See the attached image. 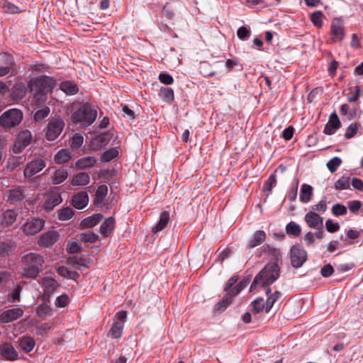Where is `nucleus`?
Segmentation results:
<instances>
[{
  "mask_svg": "<svg viewBox=\"0 0 363 363\" xmlns=\"http://www.w3.org/2000/svg\"><path fill=\"white\" fill-rule=\"evenodd\" d=\"M44 264L43 255L35 252L28 253L21 259L19 274L25 278L35 279L43 272Z\"/></svg>",
  "mask_w": 363,
  "mask_h": 363,
  "instance_id": "f257e3e1",
  "label": "nucleus"
},
{
  "mask_svg": "<svg viewBox=\"0 0 363 363\" xmlns=\"http://www.w3.org/2000/svg\"><path fill=\"white\" fill-rule=\"evenodd\" d=\"M279 277V268L277 264H267L255 277L250 290L257 287H264L274 283Z\"/></svg>",
  "mask_w": 363,
  "mask_h": 363,
  "instance_id": "f03ea898",
  "label": "nucleus"
},
{
  "mask_svg": "<svg viewBox=\"0 0 363 363\" xmlns=\"http://www.w3.org/2000/svg\"><path fill=\"white\" fill-rule=\"evenodd\" d=\"M97 111L94 105L86 102L77 111L72 113L71 119L73 123H82L85 127L91 125L96 120Z\"/></svg>",
  "mask_w": 363,
  "mask_h": 363,
  "instance_id": "7ed1b4c3",
  "label": "nucleus"
},
{
  "mask_svg": "<svg viewBox=\"0 0 363 363\" xmlns=\"http://www.w3.org/2000/svg\"><path fill=\"white\" fill-rule=\"evenodd\" d=\"M65 122L60 116H54L48 118L44 129L45 138L49 141L56 140L62 133Z\"/></svg>",
  "mask_w": 363,
  "mask_h": 363,
  "instance_id": "20e7f679",
  "label": "nucleus"
},
{
  "mask_svg": "<svg viewBox=\"0 0 363 363\" xmlns=\"http://www.w3.org/2000/svg\"><path fill=\"white\" fill-rule=\"evenodd\" d=\"M22 119V111L18 108H11L0 116V125L4 128H11L18 125Z\"/></svg>",
  "mask_w": 363,
  "mask_h": 363,
  "instance_id": "39448f33",
  "label": "nucleus"
},
{
  "mask_svg": "<svg viewBox=\"0 0 363 363\" xmlns=\"http://www.w3.org/2000/svg\"><path fill=\"white\" fill-rule=\"evenodd\" d=\"M127 318V313L125 311L117 312L113 318V324L108 332V336L113 339L121 337L125 323Z\"/></svg>",
  "mask_w": 363,
  "mask_h": 363,
  "instance_id": "423d86ee",
  "label": "nucleus"
},
{
  "mask_svg": "<svg viewBox=\"0 0 363 363\" xmlns=\"http://www.w3.org/2000/svg\"><path fill=\"white\" fill-rule=\"evenodd\" d=\"M56 84V81L50 77L40 76L30 79L28 86L30 91H48Z\"/></svg>",
  "mask_w": 363,
  "mask_h": 363,
  "instance_id": "0eeeda50",
  "label": "nucleus"
},
{
  "mask_svg": "<svg viewBox=\"0 0 363 363\" xmlns=\"http://www.w3.org/2000/svg\"><path fill=\"white\" fill-rule=\"evenodd\" d=\"M42 196V206L48 212L53 210L62 201L60 194L55 190L48 191Z\"/></svg>",
  "mask_w": 363,
  "mask_h": 363,
  "instance_id": "6e6552de",
  "label": "nucleus"
},
{
  "mask_svg": "<svg viewBox=\"0 0 363 363\" xmlns=\"http://www.w3.org/2000/svg\"><path fill=\"white\" fill-rule=\"evenodd\" d=\"M45 220L39 218L28 219L22 225V232L25 235H33L39 233L45 226Z\"/></svg>",
  "mask_w": 363,
  "mask_h": 363,
  "instance_id": "1a4fd4ad",
  "label": "nucleus"
},
{
  "mask_svg": "<svg viewBox=\"0 0 363 363\" xmlns=\"http://www.w3.org/2000/svg\"><path fill=\"white\" fill-rule=\"evenodd\" d=\"M46 166L45 161L41 158H35L28 162L23 171V175L26 178H30L35 175Z\"/></svg>",
  "mask_w": 363,
  "mask_h": 363,
  "instance_id": "9d476101",
  "label": "nucleus"
},
{
  "mask_svg": "<svg viewBox=\"0 0 363 363\" xmlns=\"http://www.w3.org/2000/svg\"><path fill=\"white\" fill-rule=\"evenodd\" d=\"M32 140V134L30 130H25L19 133L13 145V152L21 153Z\"/></svg>",
  "mask_w": 363,
  "mask_h": 363,
  "instance_id": "9b49d317",
  "label": "nucleus"
},
{
  "mask_svg": "<svg viewBox=\"0 0 363 363\" xmlns=\"http://www.w3.org/2000/svg\"><path fill=\"white\" fill-rule=\"evenodd\" d=\"M331 38L334 42L342 41L345 35L344 23L340 18L333 20L330 26Z\"/></svg>",
  "mask_w": 363,
  "mask_h": 363,
  "instance_id": "f8f14e48",
  "label": "nucleus"
},
{
  "mask_svg": "<svg viewBox=\"0 0 363 363\" xmlns=\"http://www.w3.org/2000/svg\"><path fill=\"white\" fill-rule=\"evenodd\" d=\"M306 250L300 246H293L291 248V262L295 268L301 267L306 260Z\"/></svg>",
  "mask_w": 363,
  "mask_h": 363,
  "instance_id": "ddd939ff",
  "label": "nucleus"
},
{
  "mask_svg": "<svg viewBox=\"0 0 363 363\" xmlns=\"http://www.w3.org/2000/svg\"><path fill=\"white\" fill-rule=\"evenodd\" d=\"M59 234L55 230L43 233L38 240V244L43 248L51 247L58 240Z\"/></svg>",
  "mask_w": 363,
  "mask_h": 363,
  "instance_id": "4468645a",
  "label": "nucleus"
},
{
  "mask_svg": "<svg viewBox=\"0 0 363 363\" xmlns=\"http://www.w3.org/2000/svg\"><path fill=\"white\" fill-rule=\"evenodd\" d=\"M40 284L43 289V295L47 298H50L60 286L59 283L50 277H43Z\"/></svg>",
  "mask_w": 363,
  "mask_h": 363,
  "instance_id": "2eb2a0df",
  "label": "nucleus"
},
{
  "mask_svg": "<svg viewBox=\"0 0 363 363\" xmlns=\"http://www.w3.org/2000/svg\"><path fill=\"white\" fill-rule=\"evenodd\" d=\"M18 213L15 210L7 209L0 211V225L3 227H9L16 220Z\"/></svg>",
  "mask_w": 363,
  "mask_h": 363,
  "instance_id": "dca6fc26",
  "label": "nucleus"
},
{
  "mask_svg": "<svg viewBox=\"0 0 363 363\" xmlns=\"http://www.w3.org/2000/svg\"><path fill=\"white\" fill-rule=\"evenodd\" d=\"M304 220L309 228L316 230L321 228L323 224V218L311 211L305 215Z\"/></svg>",
  "mask_w": 363,
  "mask_h": 363,
  "instance_id": "f3484780",
  "label": "nucleus"
},
{
  "mask_svg": "<svg viewBox=\"0 0 363 363\" xmlns=\"http://www.w3.org/2000/svg\"><path fill=\"white\" fill-rule=\"evenodd\" d=\"M23 314V311L21 308H14L6 310L1 313L0 320L2 323H9L21 318Z\"/></svg>",
  "mask_w": 363,
  "mask_h": 363,
  "instance_id": "a211bd4d",
  "label": "nucleus"
},
{
  "mask_svg": "<svg viewBox=\"0 0 363 363\" xmlns=\"http://www.w3.org/2000/svg\"><path fill=\"white\" fill-rule=\"evenodd\" d=\"M241 289L239 288L238 284H237L234 288L230 289L226 296L218 302L216 306V309L217 310H224L228 306H229L233 300V298L238 295Z\"/></svg>",
  "mask_w": 363,
  "mask_h": 363,
  "instance_id": "6ab92c4d",
  "label": "nucleus"
},
{
  "mask_svg": "<svg viewBox=\"0 0 363 363\" xmlns=\"http://www.w3.org/2000/svg\"><path fill=\"white\" fill-rule=\"evenodd\" d=\"M0 355L10 361L18 359V354L11 343L6 342L0 345Z\"/></svg>",
  "mask_w": 363,
  "mask_h": 363,
  "instance_id": "aec40b11",
  "label": "nucleus"
},
{
  "mask_svg": "<svg viewBox=\"0 0 363 363\" xmlns=\"http://www.w3.org/2000/svg\"><path fill=\"white\" fill-rule=\"evenodd\" d=\"M5 197L6 201L12 204H16L21 201L24 198L23 187L18 186L6 191Z\"/></svg>",
  "mask_w": 363,
  "mask_h": 363,
  "instance_id": "412c9836",
  "label": "nucleus"
},
{
  "mask_svg": "<svg viewBox=\"0 0 363 363\" xmlns=\"http://www.w3.org/2000/svg\"><path fill=\"white\" fill-rule=\"evenodd\" d=\"M340 121L335 112L330 114L329 120L326 123L323 133L326 135L334 134L340 128Z\"/></svg>",
  "mask_w": 363,
  "mask_h": 363,
  "instance_id": "4be33fe9",
  "label": "nucleus"
},
{
  "mask_svg": "<svg viewBox=\"0 0 363 363\" xmlns=\"http://www.w3.org/2000/svg\"><path fill=\"white\" fill-rule=\"evenodd\" d=\"M108 194V187L102 184L98 186L94 198V204L98 207H101L107 203L106 196Z\"/></svg>",
  "mask_w": 363,
  "mask_h": 363,
  "instance_id": "5701e85b",
  "label": "nucleus"
},
{
  "mask_svg": "<svg viewBox=\"0 0 363 363\" xmlns=\"http://www.w3.org/2000/svg\"><path fill=\"white\" fill-rule=\"evenodd\" d=\"M110 135L107 133L100 134L96 136L90 143V146L94 150H99L106 146L110 141Z\"/></svg>",
  "mask_w": 363,
  "mask_h": 363,
  "instance_id": "b1692460",
  "label": "nucleus"
},
{
  "mask_svg": "<svg viewBox=\"0 0 363 363\" xmlns=\"http://www.w3.org/2000/svg\"><path fill=\"white\" fill-rule=\"evenodd\" d=\"M72 205L77 209H82L86 207L89 203V196L86 192L81 191L74 195Z\"/></svg>",
  "mask_w": 363,
  "mask_h": 363,
  "instance_id": "393cba45",
  "label": "nucleus"
},
{
  "mask_svg": "<svg viewBox=\"0 0 363 363\" xmlns=\"http://www.w3.org/2000/svg\"><path fill=\"white\" fill-rule=\"evenodd\" d=\"M27 87L23 82L16 83L11 89V97L13 101L22 99L26 94Z\"/></svg>",
  "mask_w": 363,
  "mask_h": 363,
  "instance_id": "a878e982",
  "label": "nucleus"
},
{
  "mask_svg": "<svg viewBox=\"0 0 363 363\" xmlns=\"http://www.w3.org/2000/svg\"><path fill=\"white\" fill-rule=\"evenodd\" d=\"M103 216L101 213L94 214L85 218L80 223L81 228H90L96 226L101 220Z\"/></svg>",
  "mask_w": 363,
  "mask_h": 363,
  "instance_id": "bb28decb",
  "label": "nucleus"
},
{
  "mask_svg": "<svg viewBox=\"0 0 363 363\" xmlns=\"http://www.w3.org/2000/svg\"><path fill=\"white\" fill-rule=\"evenodd\" d=\"M90 182V176L88 173L81 172L76 174L72 181L71 184L74 186H86Z\"/></svg>",
  "mask_w": 363,
  "mask_h": 363,
  "instance_id": "cd10ccee",
  "label": "nucleus"
},
{
  "mask_svg": "<svg viewBox=\"0 0 363 363\" xmlns=\"http://www.w3.org/2000/svg\"><path fill=\"white\" fill-rule=\"evenodd\" d=\"M170 216L169 212L164 211L160 213L158 223L152 228V232L157 233L162 231L168 224Z\"/></svg>",
  "mask_w": 363,
  "mask_h": 363,
  "instance_id": "c85d7f7f",
  "label": "nucleus"
},
{
  "mask_svg": "<svg viewBox=\"0 0 363 363\" xmlns=\"http://www.w3.org/2000/svg\"><path fill=\"white\" fill-rule=\"evenodd\" d=\"M72 157V155L68 149L60 150L54 156L55 163L62 164L68 162Z\"/></svg>",
  "mask_w": 363,
  "mask_h": 363,
  "instance_id": "c756f323",
  "label": "nucleus"
},
{
  "mask_svg": "<svg viewBox=\"0 0 363 363\" xmlns=\"http://www.w3.org/2000/svg\"><path fill=\"white\" fill-rule=\"evenodd\" d=\"M18 342L20 348L26 353L31 352L35 345V341L30 336L22 337Z\"/></svg>",
  "mask_w": 363,
  "mask_h": 363,
  "instance_id": "7c9ffc66",
  "label": "nucleus"
},
{
  "mask_svg": "<svg viewBox=\"0 0 363 363\" xmlns=\"http://www.w3.org/2000/svg\"><path fill=\"white\" fill-rule=\"evenodd\" d=\"M96 159L93 156H87L77 160L75 167L79 169L91 168L95 165Z\"/></svg>",
  "mask_w": 363,
  "mask_h": 363,
  "instance_id": "2f4dec72",
  "label": "nucleus"
},
{
  "mask_svg": "<svg viewBox=\"0 0 363 363\" xmlns=\"http://www.w3.org/2000/svg\"><path fill=\"white\" fill-rule=\"evenodd\" d=\"M115 227V220L113 217H109L100 226L101 234L106 238L113 231Z\"/></svg>",
  "mask_w": 363,
  "mask_h": 363,
  "instance_id": "473e14b6",
  "label": "nucleus"
},
{
  "mask_svg": "<svg viewBox=\"0 0 363 363\" xmlns=\"http://www.w3.org/2000/svg\"><path fill=\"white\" fill-rule=\"evenodd\" d=\"M68 177V172L66 169L59 167L55 169L51 177L52 182L54 184H60L62 183Z\"/></svg>",
  "mask_w": 363,
  "mask_h": 363,
  "instance_id": "72a5a7b5",
  "label": "nucleus"
},
{
  "mask_svg": "<svg viewBox=\"0 0 363 363\" xmlns=\"http://www.w3.org/2000/svg\"><path fill=\"white\" fill-rule=\"evenodd\" d=\"M313 196V187L311 185L303 184L301 187L300 201L302 203H308Z\"/></svg>",
  "mask_w": 363,
  "mask_h": 363,
  "instance_id": "f704fd0d",
  "label": "nucleus"
},
{
  "mask_svg": "<svg viewBox=\"0 0 363 363\" xmlns=\"http://www.w3.org/2000/svg\"><path fill=\"white\" fill-rule=\"evenodd\" d=\"M60 87L62 91L68 95L76 94L79 91L77 84L70 81L62 82Z\"/></svg>",
  "mask_w": 363,
  "mask_h": 363,
  "instance_id": "c9c22d12",
  "label": "nucleus"
},
{
  "mask_svg": "<svg viewBox=\"0 0 363 363\" xmlns=\"http://www.w3.org/2000/svg\"><path fill=\"white\" fill-rule=\"evenodd\" d=\"M266 238V233L263 230H257L256 231L252 239L249 242V247H255L259 245H261Z\"/></svg>",
  "mask_w": 363,
  "mask_h": 363,
  "instance_id": "e433bc0d",
  "label": "nucleus"
},
{
  "mask_svg": "<svg viewBox=\"0 0 363 363\" xmlns=\"http://www.w3.org/2000/svg\"><path fill=\"white\" fill-rule=\"evenodd\" d=\"M16 248V244L11 240L0 242V256L4 257L9 255Z\"/></svg>",
  "mask_w": 363,
  "mask_h": 363,
  "instance_id": "4c0bfd02",
  "label": "nucleus"
},
{
  "mask_svg": "<svg viewBox=\"0 0 363 363\" xmlns=\"http://www.w3.org/2000/svg\"><path fill=\"white\" fill-rule=\"evenodd\" d=\"M57 271L60 276L66 279L75 280L79 277V273L77 272L71 271L64 266L59 267Z\"/></svg>",
  "mask_w": 363,
  "mask_h": 363,
  "instance_id": "58836bf2",
  "label": "nucleus"
},
{
  "mask_svg": "<svg viewBox=\"0 0 363 363\" xmlns=\"http://www.w3.org/2000/svg\"><path fill=\"white\" fill-rule=\"evenodd\" d=\"M340 112L342 115L346 116L349 120H352L357 115L356 108H350L347 104H342L340 106Z\"/></svg>",
  "mask_w": 363,
  "mask_h": 363,
  "instance_id": "ea45409f",
  "label": "nucleus"
},
{
  "mask_svg": "<svg viewBox=\"0 0 363 363\" xmlns=\"http://www.w3.org/2000/svg\"><path fill=\"white\" fill-rule=\"evenodd\" d=\"M118 155V151L116 148H111L101 155L100 160L102 162H108L116 158Z\"/></svg>",
  "mask_w": 363,
  "mask_h": 363,
  "instance_id": "a19ab883",
  "label": "nucleus"
},
{
  "mask_svg": "<svg viewBox=\"0 0 363 363\" xmlns=\"http://www.w3.org/2000/svg\"><path fill=\"white\" fill-rule=\"evenodd\" d=\"M271 292V289H268L266 291V294L268 296L267 300L266 301L267 306L266 308L267 310H271L273 307L274 303L280 298L281 294L279 291H275L271 295L269 293Z\"/></svg>",
  "mask_w": 363,
  "mask_h": 363,
  "instance_id": "79ce46f5",
  "label": "nucleus"
},
{
  "mask_svg": "<svg viewBox=\"0 0 363 363\" xmlns=\"http://www.w3.org/2000/svg\"><path fill=\"white\" fill-rule=\"evenodd\" d=\"M286 233L289 235L297 237L301 234V228L299 225L291 221L286 226Z\"/></svg>",
  "mask_w": 363,
  "mask_h": 363,
  "instance_id": "37998d69",
  "label": "nucleus"
},
{
  "mask_svg": "<svg viewBox=\"0 0 363 363\" xmlns=\"http://www.w3.org/2000/svg\"><path fill=\"white\" fill-rule=\"evenodd\" d=\"M160 97L164 101L171 102L174 100V91L172 89L162 87L159 92Z\"/></svg>",
  "mask_w": 363,
  "mask_h": 363,
  "instance_id": "c03bdc74",
  "label": "nucleus"
},
{
  "mask_svg": "<svg viewBox=\"0 0 363 363\" xmlns=\"http://www.w3.org/2000/svg\"><path fill=\"white\" fill-rule=\"evenodd\" d=\"M253 309L255 312L259 313L264 311L268 313L270 310H267L266 308L267 303L262 298H257L252 302Z\"/></svg>",
  "mask_w": 363,
  "mask_h": 363,
  "instance_id": "a18cd8bd",
  "label": "nucleus"
},
{
  "mask_svg": "<svg viewBox=\"0 0 363 363\" xmlns=\"http://www.w3.org/2000/svg\"><path fill=\"white\" fill-rule=\"evenodd\" d=\"M350 186V181L349 177H341L334 184V187L337 190L348 189Z\"/></svg>",
  "mask_w": 363,
  "mask_h": 363,
  "instance_id": "49530a36",
  "label": "nucleus"
},
{
  "mask_svg": "<svg viewBox=\"0 0 363 363\" xmlns=\"http://www.w3.org/2000/svg\"><path fill=\"white\" fill-rule=\"evenodd\" d=\"M74 216V211L70 208H62L57 211V217L60 220H67Z\"/></svg>",
  "mask_w": 363,
  "mask_h": 363,
  "instance_id": "de8ad7c7",
  "label": "nucleus"
},
{
  "mask_svg": "<svg viewBox=\"0 0 363 363\" xmlns=\"http://www.w3.org/2000/svg\"><path fill=\"white\" fill-rule=\"evenodd\" d=\"M82 245L76 239L70 240L67 245V251L68 253H77L80 252Z\"/></svg>",
  "mask_w": 363,
  "mask_h": 363,
  "instance_id": "09e8293b",
  "label": "nucleus"
},
{
  "mask_svg": "<svg viewBox=\"0 0 363 363\" xmlns=\"http://www.w3.org/2000/svg\"><path fill=\"white\" fill-rule=\"evenodd\" d=\"M22 286L17 285L16 287L8 294V301L10 303L19 301Z\"/></svg>",
  "mask_w": 363,
  "mask_h": 363,
  "instance_id": "8fccbe9b",
  "label": "nucleus"
},
{
  "mask_svg": "<svg viewBox=\"0 0 363 363\" xmlns=\"http://www.w3.org/2000/svg\"><path fill=\"white\" fill-rule=\"evenodd\" d=\"M341 164L342 160L338 157H334L328 162L327 167L331 173H333L337 171Z\"/></svg>",
  "mask_w": 363,
  "mask_h": 363,
  "instance_id": "3c124183",
  "label": "nucleus"
},
{
  "mask_svg": "<svg viewBox=\"0 0 363 363\" xmlns=\"http://www.w3.org/2000/svg\"><path fill=\"white\" fill-rule=\"evenodd\" d=\"M79 239L84 242L93 243L98 240L99 236L92 232H88L80 234Z\"/></svg>",
  "mask_w": 363,
  "mask_h": 363,
  "instance_id": "603ef678",
  "label": "nucleus"
},
{
  "mask_svg": "<svg viewBox=\"0 0 363 363\" xmlns=\"http://www.w3.org/2000/svg\"><path fill=\"white\" fill-rule=\"evenodd\" d=\"M83 143L84 137L79 133H76L70 140V146L72 149H78L82 145Z\"/></svg>",
  "mask_w": 363,
  "mask_h": 363,
  "instance_id": "864d4df0",
  "label": "nucleus"
},
{
  "mask_svg": "<svg viewBox=\"0 0 363 363\" xmlns=\"http://www.w3.org/2000/svg\"><path fill=\"white\" fill-rule=\"evenodd\" d=\"M3 8L5 12L12 14L19 13L25 10L23 7L20 8L10 2L6 3Z\"/></svg>",
  "mask_w": 363,
  "mask_h": 363,
  "instance_id": "5fc2aeb1",
  "label": "nucleus"
},
{
  "mask_svg": "<svg viewBox=\"0 0 363 363\" xmlns=\"http://www.w3.org/2000/svg\"><path fill=\"white\" fill-rule=\"evenodd\" d=\"M4 57L9 61L6 66L0 67V77L8 74L11 70V66L13 63V58L8 54H4Z\"/></svg>",
  "mask_w": 363,
  "mask_h": 363,
  "instance_id": "6e6d98bb",
  "label": "nucleus"
},
{
  "mask_svg": "<svg viewBox=\"0 0 363 363\" xmlns=\"http://www.w3.org/2000/svg\"><path fill=\"white\" fill-rule=\"evenodd\" d=\"M332 213L335 216H344L347 213V208L342 204L335 203L332 207Z\"/></svg>",
  "mask_w": 363,
  "mask_h": 363,
  "instance_id": "4d7b16f0",
  "label": "nucleus"
},
{
  "mask_svg": "<svg viewBox=\"0 0 363 363\" xmlns=\"http://www.w3.org/2000/svg\"><path fill=\"white\" fill-rule=\"evenodd\" d=\"M50 111V108L48 106H45V107L37 111L35 113L34 119L36 121H40L44 119L45 118H46L49 115Z\"/></svg>",
  "mask_w": 363,
  "mask_h": 363,
  "instance_id": "13d9d810",
  "label": "nucleus"
},
{
  "mask_svg": "<svg viewBox=\"0 0 363 363\" xmlns=\"http://www.w3.org/2000/svg\"><path fill=\"white\" fill-rule=\"evenodd\" d=\"M359 128H361L360 124H351L346 130L345 138L348 139L353 138L357 134V132Z\"/></svg>",
  "mask_w": 363,
  "mask_h": 363,
  "instance_id": "bf43d9fd",
  "label": "nucleus"
},
{
  "mask_svg": "<svg viewBox=\"0 0 363 363\" xmlns=\"http://www.w3.org/2000/svg\"><path fill=\"white\" fill-rule=\"evenodd\" d=\"M52 309L46 305H40L37 308V315L40 318H45L48 315H50Z\"/></svg>",
  "mask_w": 363,
  "mask_h": 363,
  "instance_id": "052dcab7",
  "label": "nucleus"
},
{
  "mask_svg": "<svg viewBox=\"0 0 363 363\" xmlns=\"http://www.w3.org/2000/svg\"><path fill=\"white\" fill-rule=\"evenodd\" d=\"M322 12L321 11H316L311 14V20L312 23L318 28H320L323 24V20H322Z\"/></svg>",
  "mask_w": 363,
  "mask_h": 363,
  "instance_id": "680f3d73",
  "label": "nucleus"
},
{
  "mask_svg": "<svg viewBox=\"0 0 363 363\" xmlns=\"http://www.w3.org/2000/svg\"><path fill=\"white\" fill-rule=\"evenodd\" d=\"M327 210V203L325 199L320 200L317 204L311 206V211L324 213Z\"/></svg>",
  "mask_w": 363,
  "mask_h": 363,
  "instance_id": "e2e57ef3",
  "label": "nucleus"
},
{
  "mask_svg": "<svg viewBox=\"0 0 363 363\" xmlns=\"http://www.w3.org/2000/svg\"><path fill=\"white\" fill-rule=\"evenodd\" d=\"M237 35L240 40H245L249 38L250 35V30L246 27L242 26L238 30Z\"/></svg>",
  "mask_w": 363,
  "mask_h": 363,
  "instance_id": "0e129e2a",
  "label": "nucleus"
},
{
  "mask_svg": "<svg viewBox=\"0 0 363 363\" xmlns=\"http://www.w3.org/2000/svg\"><path fill=\"white\" fill-rule=\"evenodd\" d=\"M34 94V99L38 103H44L47 100L48 91H30Z\"/></svg>",
  "mask_w": 363,
  "mask_h": 363,
  "instance_id": "69168bd1",
  "label": "nucleus"
},
{
  "mask_svg": "<svg viewBox=\"0 0 363 363\" xmlns=\"http://www.w3.org/2000/svg\"><path fill=\"white\" fill-rule=\"evenodd\" d=\"M69 302V297L67 294L59 296L55 301V305L58 307H65Z\"/></svg>",
  "mask_w": 363,
  "mask_h": 363,
  "instance_id": "338daca9",
  "label": "nucleus"
},
{
  "mask_svg": "<svg viewBox=\"0 0 363 363\" xmlns=\"http://www.w3.org/2000/svg\"><path fill=\"white\" fill-rule=\"evenodd\" d=\"M325 228L328 232L335 233L340 229V225L337 223H335L332 220L328 219L325 221Z\"/></svg>",
  "mask_w": 363,
  "mask_h": 363,
  "instance_id": "774afa93",
  "label": "nucleus"
}]
</instances>
